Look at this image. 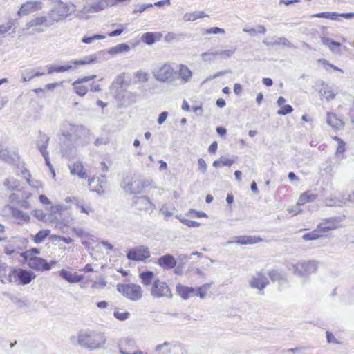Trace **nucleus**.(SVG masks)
<instances>
[{"instance_id":"obj_1","label":"nucleus","mask_w":354,"mask_h":354,"mask_svg":"<svg viewBox=\"0 0 354 354\" xmlns=\"http://www.w3.org/2000/svg\"><path fill=\"white\" fill-rule=\"evenodd\" d=\"M71 339L72 342L76 339L80 346L91 351L102 348L106 342L102 333L88 329L79 331L77 337H72Z\"/></svg>"},{"instance_id":"obj_2","label":"nucleus","mask_w":354,"mask_h":354,"mask_svg":"<svg viewBox=\"0 0 354 354\" xmlns=\"http://www.w3.org/2000/svg\"><path fill=\"white\" fill-rule=\"evenodd\" d=\"M319 265V262L317 260H302L290 263L287 268L295 275L307 278L317 272Z\"/></svg>"},{"instance_id":"obj_3","label":"nucleus","mask_w":354,"mask_h":354,"mask_svg":"<svg viewBox=\"0 0 354 354\" xmlns=\"http://www.w3.org/2000/svg\"><path fill=\"white\" fill-rule=\"evenodd\" d=\"M62 136L68 141L77 142L89 133V130L81 124L65 122L61 129Z\"/></svg>"},{"instance_id":"obj_4","label":"nucleus","mask_w":354,"mask_h":354,"mask_svg":"<svg viewBox=\"0 0 354 354\" xmlns=\"http://www.w3.org/2000/svg\"><path fill=\"white\" fill-rule=\"evenodd\" d=\"M151 180L136 177H127L121 183V187L127 193L140 194L151 184Z\"/></svg>"},{"instance_id":"obj_5","label":"nucleus","mask_w":354,"mask_h":354,"mask_svg":"<svg viewBox=\"0 0 354 354\" xmlns=\"http://www.w3.org/2000/svg\"><path fill=\"white\" fill-rule=\"evenodd\" d=\"M153 77L158 82L174 84L176 81L177 71L169 63H165L152 71Z\"/></svg>"},{"instance_id":"obj_6","label":"nucleus","mask_w":354,"mask_h":354,"mask_svg":"<svg viewBox=\"0 0 354 354\" xmlns=\"http://www.w3.org/2000/svg\"><path fill=\"white\" fill-rule=\"evenodd\" d=\"M117 290L131 301H138L142 297V288L138 284L119 283L117 285Z\"/></svg>"},{"instance_id":"obj_7","label":"nucleus","mask_w":354,"mask_h":354,"mask_svg":"<svg viewBox=\"0 0 354 354\" xmlns=\"http://www.w3.org/2000/svg\"><path fill=\"white\" fill-rule=\"evenodd\" d=\"M36 277L34 272L30 270L14 268L8 274V281L10 283L18 282L21 285L30 283L32 280Z\"/></svg>"},{"instance_id":"obj_8","label":"nucleus","mask_w":354,"mask_h":354,"mask_svg":"<svg viewBox=\"0 0 354 354\" xmlns=\"http://www.w3.org/2000/svg\"><path fill=\"white\" fill-rule=\"evenodd\" d=\"M154 354H186V351L178 343L165 341L156 346Z\"/></svg>"},{"instance_id":"obj_9","label":"nucleus","mask_w":354,"mask_h":354,"mask_svg":"<svg viewBox=\"0 0 354 354\" xmlns=\"http://www.w3.org/2000/svg\"><path fill=\"white\" fill-rule=\"evenodd\" d=\"M248 283L252 289L257 290L258 294L263 295H264V289L269 284V280L264 273L257 272L250 277Z\"/></svg>"},{"instance_id":"obj_10","label":"nucleus","mask_w":354,"mask_h":354,"mask_svg":"<svg viewBox=\"0 0 354 354\" xmlns=\"http://www.w3.org/2000/svg\"><path fill=\"white\" fill-rule=\"evenodd\" d=\"M75 11V6L71 3H64L59 1L57 6L52 10L51 18L58 21L65 19L67 16L70 15Z\"/></svg>"},{"instance_id":"obj_11","label":"nucleus","mask_w":354,"mask_h":354,"mask_svg":"<svg viewBox=\"0 0 354 354\" xmlns=\"http://www.w3.org/2000/svg\"><path fill=\"white\" fill-rule=\"evenodd\" d=\"M151 295L153 298L169 297H172L171 291L167 284L161 281L158 279L153 281L151 288Z\"/></svg>"},{"instance_id":"obj_12","label":"nucleus","mask_w":354,"mask_h":354,"mask_svg":"<svg viewBox=\"0 0 354 354\" xmlns=\"http://www.w3.org/2000/svg\"><path fill=\"white\" fill-rule=\"evenodd\" d=\"M29 268L37 271H47L50 270V265L44 259L37 257H28V252L21 254Z\"/></svg>"},{"instance_id":"obj_13","label":"nucleus","mask_w":354,"mask_h":354,"mask_svg":"<svg viewBox=\"0 0 354 354\" xmlns=\"http://www.w3.org/2000/svg\"><path fill=\"white\" fill-rule=\"evenodd\" d=\"M48 26V18L41 16L37 17L27 23L25 30L30 31V35H33L35 32H44Z\"/></svg>"},{"instance_id":"obj_14","label":"nucleus","mask_w":354,"mask_h":354,"mask_svg":"<svg viewBox=\"0 0 354 354\" xmlns=\"http://www.w3.org/2000/svg\"><path fill=\"white\" fill-rule=\"evenodd\" d=\"M151 256L150 251L148 247L145 245H139L130 249L127 254V257L129 260L136 261H144Z\"/></svg>"},{"instance_id":"obj_15","label":"nucleus","mask_w":354,"mask_h":354,"mask_svg":"<svg viewBox=\"0 0 354 354\" xmlns=\"http://www.w3.org/2000/svg\"><path fill=\"white\" fill-rule=\"evenodd\" d=\"M344 218V215L325 218L317 225V229L322 232H327L335 230L339 227V223L342 222Z\"/></svg>"},{"instance_id":"obj_16","label":"nucleus","mask_w":354,"mask_h":354,"mask_svg":"<svg viewBox=\"0 0 354 354\" xmlns=\"http://www.w3.org/2000/svg\"><path fill=\"white\" fill-rule=\"evenodd\" d=\"M132 205L139 210L153 211L156 209L155 205L146 196L134 197Z\"/></svg>"},{"instance_id":"obj_17","label":"nucleus","mask_w":354,"mask_h":354,"mask_svg":"<svg viewBox=\"0 0 354 354\" xmlns=\"http://www.w3.org/2000/svg\"><path fill=\"white\" fill-rule=\"evenodd\" d=\"M42 3L38 1H30L23 3L17 12V15L20 17L28 15L41 10Z\"/></svg>"},{"instance_id":"obj_18","label":"nucleus","mask_w":354,"mask_h":354,"mask_svg":"<svg viewBox=\"0 0 354 354\" xmlns=\"http://www.w3.org/2000/svg\"><path fill=\"white\" fill-rule=\"evenodd\" d=\"M96 77L95 75H92L90 76H86L82 78H80L77 80H75L72 86L73 87L74 91L80 96H84L86 93L88 92V88L82 84L84 82H88L90 80H92Z\"/></svg>"},{"instance_id":"obj_19","label":"nucleus","mask_w":354,"mask_h":354,"mask_svg":"<svg viewBox=\"0 0 354 354\" xmlns=\"http://www.w3.org/2000/svg\"><path fill=\"white\" fill-rule=\"evenodd\" d=\"M158 264L165 270H170L176 267L177 260L173 255L167 254L158 259Z\"/></svg>"},{"instance_id":"obj_20","label":"nucleus","mask_w":354,"mask_h":354,"mask_svg":"<svg viewBox=\"0 0 354 354\" xmlns=\"http://www.w3.org/2000/svg\"><path fill=\"white\" fill-rule=\"evenodd\" d=\"M76 142L68 141L64 138V140H62L60 145V151L62 156L69 158L75 154Z\"/></svg>"},{"instance_id":"obj_21","label":"nucleus","mask_w":354,"mask_h":354,"mask_svg":"<svg viewBox=\"0 0 354 354\" xmlns=\"http://www.w3.org/2000/svg\"><path fill=\"white\" fill-rule=\"evenodd\" d=\"M109 5V0H99L89 6H84L83 12L85 13L97 12L106 8Z\"/></svg>"},{"instance_id":"obj_22","label":"nucleus","mask_w":354,"mask_h":354,"mask_svg":"<svg viewBox=\"0 0 354 354\" xmlns=\"http://www.w3.org/2000/svg\"><path fill=\"white\" fill-rule=\"evenodd\" d=\"M262 241V239L256 236H241L237 237V240L236 241H229L227 242V245L232 243H236L238 244L241 245H252L256 244L259 242Z\"/></svg>"},{"instance_id":"obj_23","label":"nucleus","mask_w":354,"mask_h":354,"mask_svg":"<svg viewBox=\"0 0 354 354\" xmlns=\"http://www.w3.org/2000/svg\"><path fill=\"white\" fill-rule=\"evenodd\" d=\"M0 159L7 163L14 164L19 161V155L15 151H9L8 149H1Z\"/></svg>"},{"instance_id":"obj_24","label":"nucleus","mask_w":354,"mask_h":354,"mask_svg":"<svg viewBox=\"0 0 354 354\" xmlns=\"http://www.w3.org/2000/svg\"><path fill=\"white\" fill-rule=\"evenodd\" d=\"M176 291L184 299H187L189 297L196 295V289L194 288L185 286L182 284L177 285Z\"/></svg>"},{"instance_id":"obj_25","label":"nucleus","mask_w":354,"mask_h":354,"mask_svg":"<svg viewBox=\"0 0 354 354\" xmlns=\"http://www.w3.org/2000/svg\"><path fill=\"white\" fill-rule=\"evenodd\" d=\"M59 275L66 281L69 283H79L84 279L83 276L79 275L77 273H73L71 271H68L62 269Z\"/></svg>"},{"instance_id":"obj_26","label":"nucleus","mask_w":354,"mask_h":354,"mask_svg":"<svg viewBox=\"0 0 354 354\" xmlns=\"http://www.w3.org/2000/svg\"><path fill=\"white\" fill-rule=\"evenodd\" d=\"M177 73L183 83L189 82L192 77V72L191 70L186 65L183 64L179 65Z\"/></svg>"},{"instance_id":"obj_27","label":"nucleus","mask_w":354,"mask_h":354,"mask_svg":"<svg viewBox=\"0 0 354 354\" xmlns=\"http://www.w3.org/2000/svg\"><path fill=\"white\" fill-rule=\"evenodd\" d=\"M235 52V49L231 50H216L214 52H205L201 54V57L203 60L207 61L209 59L207 57V56H216L221 55L225 58L230 57Z\"/></svg>"},{"instance_id":"obj_28","label":"nucleus","mask_w":354,"mask_h":354,"mask_svg":"<svg viewBox=\"0 0 354 354\" xmlns=\"http://www.w3.org/2000/svg\"><path fill=\"white\" fill-rule=\"evenodd\" d=\"M40 138L41 141L44 140V144L40 145V141H37V147L44 157L49 156V153L47 151V147L48 145L50 138L47 136L46 134L43 133L42 132H40Z\"/></svg>"},{"instance_id":"obj_29","label":"nucleus","mask_w":354,"mask_h":354,"mask_svg":"<svg viewBox=\"0 0 354 354\" xmlns=\"http://www.w3.org/2000/svg\"><path fill=\"white\" fill-rule=\"evenodd\" d=\"M101 177H102V180H101L100 183H97V185L96 186H93V184L95 183V178H88V187H89L90 190L92 192H97L99 194L104 193V189L103 188L102 183L105 184V183H106V181L104 180V179H105V178H106L105 174H102Z\"/></svg>"},{"instance_id":"obj_30","label":"nucleus","mask_w":354,"mask_h":354,"mask_svg":"<svg viewBox=\"0 0 354 354\" xmlns=\"http://www.w3.org/2000/svg\"><path fill=\"white\" fill-rule=\"evenodd\" d=\"M69 169L72 175H77L81 178L87 177L86 172L84 171V167L80 162H76L72 165H69Z\"/></svg>"},{"instance_id":"obj_31","label":"nucleus","mask_w":354,"mask_h":354,"mask_svg":"<svg viewBox=\"0 0 354 354\" xmlns=\"http://www.w3.org/2000/svg\"><path fill=\"white\" fill-rule=\"evenodd\" d=\"M333 139L337 142L335 157L339 160H342L344 158V153L346 151V143L337 136L333 137Z\"/></svg>"},{"instance_id":"obj_32","label":"nucleus","mask_w":354,"mask_h":354,"mask_svg":"<svg viewBox=\"0 0 354 354\" xmlns=\"http://www.w3.org/2000/svg\"><path fill=\"white\" fill-rule=\"evenodd\" d=\"M139 277L141 283L145 286H149L151 284L152 281L155 280V275L152 271L147 270L140 273Z\"/></svg>"},{"instance_id":"obj_33","label":"nucleus","mask_w":354,"mask_h":354,"mask_svg":"<svg viewBox=\"0 0 354 354\" xmlns=\"http://www.w3.org/2000/svg\"><path fill=\"white\" fill-rule=\"evenodd\" d=\"M326 122L328 125L334 129H341L343 127V122L341 120L338 119L337 115L333 113H327Z\"/></svg>"},{"instance_id":"obj_34","label":"nucleus","mask_w":354,"mask_h":354,"mask_svg":"<svg viewBox=\"0 0 354 354\" xmlns=\"http://www.w3.org/2000/svg\"><path fill=\"white\" fill-rule=\"evenodd\" d=\"M3 185L8 191H17L20 186L19 181L13 177L6 178Z\"/></svg>"},{"instance_id":"obj_35","label":"nucleus","mask_w":354,"mask_h":354,"mask_svg":"<svg viewBox=\"0 0 354 354\" xmlns=\"http://www.w3.org/2000/svg\"><path fill=\"white\" fill-rule=\"evenodd\" d=\"M263 43L266 46H283L288 48L293 47V45L291 44V42L285 37H279L273 41H266L264 40Z\"/></svg>"},{"instance_id":"obj_36","label":"nucleus","mask_w":354,"mask_h":354,"mask_svg":"<svg viewBox=\"0 0 354 354\" xmlns=\"http://www.w3.org/2000/svg\"><path fill=\"white\" fill-rule=\"evenodd\" d=\"M130 50V46L127 44H120L114 47L111 48L108 53L110 55H117L122 53L128 52Z\"/></svg>"},{"instance_id":"obj_37","label":"nucleus","mask_w":354,"mask_h":354,"mask_svg":"<svg viewBox=\"0 0 354 354\" xmlns=\"http://www.w3.org/2000/svg\"><path fill=\"white\" fill-rule=\"evenodd\" d=\"M316 194H312L310 192H306L301 194L298 199V205H304L308 202H312L315 200Z\"/></svg>"},{"instance_id":"obj_38","label":"nucleus","mask_w":354,"mask_h":354,"mask_svg":"<svg viewBox=\"0 0 354 354\" xmlns=\"http://www.w3.org/2000/svg\"><path fill=\"white\" fill-rule=\"evenodd\" d=\"M48 74H52L53 73H64L71 70L73 66L71 64H66L64 66H48Z\"/></svg>"},{"instance_id":"obj_39","label":"nucleus","mask_w":354,"mask_h":354,"mask_svg":"<svg viewBox=\"0 0 354 354\" xmlns=\"http://www.w3.org/2000/svg\"><path fill=\"white\" fill-rule=\"evenodd\" d=\"M312 18H324L330 20L337 21L338 20V13L337 12H319L317 14H314L311 15Z\"/></svg>"},{"instance_id":"obj_40","label":"nucleus","mask_w":354,"mask_h":354,"mask_svg":"<svg viewBox=\"0 0 354 354\" xmlns=\"http://www.w3.org/2000/svg\"><path fill=\"white\" fill-rule=\"evenodd\" d=\"M50 230H42L39 231L38 233H37L33 236V241L35 243L39 244L44 241L46 238L50 235Z\"/></svg>"},{"instance_id":"obj_41","label":"nucleus","mask_w":354,"mask_h":354,"mask_svg":"<svg viewBox=\"0 0 354 354\" xmlns=\"http://www.w3.org/2000/svg\"><path fill=\"white\" fill-rule=\"evenodd\" d=\"M118 346H121L124 350H125V348L124 347H129L131 348H136L137 344L133 338L125 337L120 340Z\"/></svg>"},{"instance_id":"obj_42","label":"nucleus","mask_w":354,"mask_h":354,"mask_svg":"<svg viewBox=\"0 0 354 354\" xmlns=\"http://www.w3.org/2000/svg\"><path fill=\"white\" fill-rule=\"evenodd\" d=\"M211 283H207L196 289V295L203 299L206 297L208 290L210 288Z\"/></svg>"},{"instance_id":"obj_43","label":"nucleus","mask_w":354,"mask_h":354,"mask_svg":"<svg viewBox=\"0 0 354 354\" xmlns=\"http://www.w3.org/2000/svg\"><path fill=\"white\" fill-rule=\"evenodd\" d=\"M233 163L234 160H230L225 156H221L219 160H214L212 165L214 167H217L221 166H231Z\"/></svg>"},{"instance_id":"obj_44","label":"nucleus","mask_w":354,"mask_h":354,"mask_svg":"<svg viewBox=\"0 0 354 354\" xmlns=\"http://www.w3.org/2000/svg\"><path fill=\"white\" fill-rule=\"evenodd\" d=\"M268 274L272 281L281 282V280H284V275L279 270H269Z\"/></svg>"},{"instance_id":"obj_45","label":"nucleus","mask_w":354,"mask_h":354,"mask_svg":"<svg viewBox=\"0 0 354 354\" xmlns=\"http://www.w3.org/2000/svg\"><path fill=\"white\" fill-rule=\"evenodd\" d=\"M325 203L326 206L333 207L338 206L341 207L345 204L342 201L337 198L336 197H328L325 199Z\"/></svg>"},{"instance_id":"obj_46","label":"nucleus","mask_w":354,"mask_h":354,"mask_svg":"<svg viewBox=\"0 0 354 354\" xmlns=\"http://www.w3.org/2000/svg\"><path fill=\"white\" fill-rule=\"evenodd\" d=\"M320 232L317 228L310 232L306 233L303 235L302 238L305 241L316 240L322 237V235L319 233Z\"/></svg>"},{"instance_id":"obj_47","label":"nucleus","mask_w":354,"mask_h":354,"mask_svg":"<svg viewBox=\"0 0 354 354\" xmlns=\"http://www.w3.org/2000/svg\"><path fill=\"white\" fill-rule=\"evenodd\" d=\"M44 73L36 72L35 73L31 71L30 73L24 71L22 73V81L24 82H28L35 77L43 75Z\"/></svg>"},{"instance_id":"obj_48","label":"nucleus","mask_w":354,"mask_h":354,"mask_svg":"<svg viewBox=\"0 0 354 354\" xmlns=\"http://www.w3.org/2000/svg\"><path fill=\"white\" fill-rule=\"evenodd\" d=\"M155 33L153 32H146L144 33L141 37V40L148 44L151 45L155 42Z\"/></svg>"},{"instance_id":"obj_49","label":"nucleus","mask_w":354,"mask_h":354,"mask_svg":"<svg viewBox=\"0 0 354 354\" xmlns=\"http://www.w3.org/2000/svg\"><path fill=\"white\" fill-rule=\"evenodd\" d=\"M15 21L13 19H10L6 24L0 25V35L8 32L15 25Z\"/></svg>"},{"instance_id":"obj_50","label":"nucleus","mask_w":354,"mask_h":354,"mask_svg":"<svg viewBox=\"0 0 354 354\" xmlns=\"http://www.w3.org/2000/svg\"><path fill=\"white\" fill-rule=\"evenodd\" d=\"M104 38H105V36L102 35H95L91 37L85 36L82 38V42H83L84 44H91V43L95 41V40L103 39Z\"/></svg>"},{"instance_id":"obj_51","label":"nucleus","mask_w":354,"mask_h":354,"mask_svg":"<svg viewBox=\"0 0 354 354\" xmlns=\"http://www.w3.org/2000/svg\"><path fill=\"white\" fill-rule=\"evenodd\" d=\"M135 77L138 79L140 82H147L149 80V74L142 71H138L135 73Z\"/></svg>"},{"instance_id":"obj_52","label":"nucleus","mask_w":354,"mask_h":354,"mask_svg":"<svg viewBox=\"0 0 354 354\" xmlns=\"http://www.w3.org/2000/svg\"><path fill=\"white\" fill-rule=\"evenodd\" d=\"M113 315L117 319L124 321L129 318L130 313L127 311L120 312L118 310H115L113 313Z\"/></svg>"},{"instance_id":"obj_53","label":"nucleus","mask_w":354,"mask_h":354,"mask_svg":"<svg viewBox=\"0 0 354 354\" xmlns=\"http://www.w3.org/2000/svg\"><path fill=\"white\" fill-rule=\"evenodd\" d=\"M179 218V220L180 221V222L185 225H186L187 226L189 227H199L200 226V223L198 222H196V221H191V220H189V219H186V218H180V217H178Z\"/></svg>"},{"instance_id":"obj_54","label":"nucleus","mask_w":354,"mask_h":354,"mask_svg":"<svg viewBox=\"0 0 354 354\" xmlns=\"http://www.w3.org/2000/svg\"><path fill=\"white\" fill-rule=\"evenodd\" d=\"M225 30L218 27H212L204 30L203 35L205 34H224Z\"/></svg>"},{"instance_id":"obj_55","label":"nucleus","mask_w":354,"mask_h":354,"mask_svg":"<svg viewBox=\"0 0 354 354\" xmlns=\"http://www.w3.org/2000/svg\"><path fill=\"white\" fill-rule=\"evenodd\" d=\"M293 111V108L292 106L287 104L281 106V108L278 110L277 113L280 115H285L286 114L292 113Z\"/></svg>"},{"instance_id":"obj_56","label":"nucleus","mask_w":354,"mask_h":354,"mask_svg":"<svg viewBox=\"0 0 354 354\" xmlns=\"http://www.w3.org/2000/svg\"><path fill=\"white\" fill-rule=\"evenodd\" d=\"M76 206L78 207L82 213L89 214L90 212H93L94 210L89 205H84L79 202L76 203Z\"/></svg>"},{"instance_id":"obj_57","label":"nucleus","mask_w":354,"mask_h":354,"mask_svg":"<svg viewBox=\"0 0 354 354\" xmlns=\"http://www.w3.org/2000/svg\"><path fill=\"white\" fill-rule=\"evenodd\" d=\"M95 59L91 58V57H86L84 59L82 60H74L72 63L75 65H84L87 64H91L95 61Z\"/></svg>"},{"instance_id":"obj_58","label":"nucleus","mask_w":354,"mask_h":354,"mask_svg":"<svg viewBox=\"0 0 354 354\" xmlns=\"http://www.w3.org/2000/svg\"><path fill=\"white\" fill-rule=\"evenodd\" d=\"M300 205H298V203H297V205L292 206V207H288L287 211L292 216H296L299 214L300 212H301V209L299 207Z\"/></svg>"},{"instance_id":"obj_59","label":"nucleus","mask_w":354,"mask_h":354,"mask_svg":"<svg viewBox=\"0 0 354 354\" xmlns=\"http://www.w3.org/2000/svg\"><path fill=\"white\" fill-rule=\"evenodd\" d=\"M197 19L196 12H187L183 15V19L185 21H194Z\"/></svg>"},{"instance_id":"obj_60","label":"nucleus","mask_w":354,"mask_h":354,"mask_svg":"<svg viewBox=\"0 0 354 354\" xmlns=\"http://www.w3.org/2000/svg\"><path fill=\"white\" fill-rule=\"evenodd\" d=\"M120 354H149L147 351H142L140 349H137L133 351V352H129L126 350H124L121 346H120Z\"/></svg>"},{"instance_id":"obj_61","label":"nucleus","mask_w":354,"mask_h":354,"mask_svg":"<svg viewBox=\"0 0 354 354\" xmlns=\"http://www.w3.org/2000/svg\"><path fill=\"white\" fill-rule=\"evenodd\" d=\"M320 93L322 96L326 97L327 101L333 99L335 97V94L331 90H324L323 92L320 91Z\"/></svg>"},{"instance_id":"obj_62","label":"nucleus","mask_w":354,"mask_h":354,"mask_svg":"<svg viewBox=\"0 0 354 354\" xmlns=\"http://www.w3.org/2000/svg\"><path fill=\"white\" fill-rule=\"evenodd\" d=\"M326 339L327 342L330 344H339L337 339L335 337L333 334L329 331L326 332Z\"/></svg>"},{"instance_id":"obj_63","label":"nucleus","mask_w":354,"mask_h":354,"mask_svg":"<svg viewBox=\"0 0 354 354\" xmlns=\"http://www.w3.org/2000/svg\"><path fill=\"white\" fill-rule=\"evenodd\" d=\"M73 231L78 237H87L89 235L82 228H73Z\"/></svg>"},{"instance_id":"obj_64","label":"nucleus","mask_w":354,"mask_h":354,"mask_svg":"<svg viewBox=\"0 0 354 354\" xmlns=\"http://www.w3.org/2000/svg\"><path fill=\"white\" fill-rule=\"evenodd\" d=\"M198 168L202 173H205L207 171V165L205 161L203 158L198 160Z\"/></svg>"}]
</instances>
